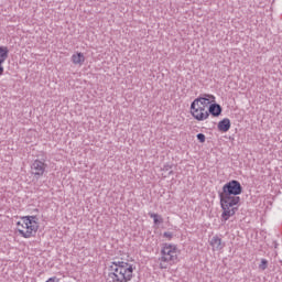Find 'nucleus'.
I'll use <instances>...</instances> for the list:
<instances>
[{
    "label": "nucleus",
    "mask_w": 282,
    "mask_h": 282,
    "mask_svg": "<svg viewBox=\"0 0 282 282\" xmlns=\"http://www.w3.org/2000/svg\"><path fill=\"white\" fill-rule=\"evenodd\" d=\"M243 193V186L237 180L229 181L223 186V191L218 193L220 199V208L223 209L221 220L228 221L230 217H235L237 210H239V202H241V195Z\"/></svg>",
    "instance_id": "obj_1"
},
{
    "label": "nucleus",
    "mask_w": 282,
    "mask_h": 282,
    "mask_svg": "<svg viewBox=\"0 0 282 282\" xmlns=\"http://www.w3.org/2000/svg\"><path fill=\"white\" fill-rule=\"evenodd\" d=\"M108 276L112 282H129L133 279L135 267L124 261H113L109 267Z\"/></svg>",
    "instance_id": "obj_2"
},
{
    "label": "nucleus",
    "mask_w": 282,
    "mask_h": 282,
    "mask_svg": "<svg viewBox=\"0 0 282 282\" xmlns=\"http://www.w3.org/2000/svg\"><path fill=\"white\" fill-rule=\"evenodd\" d=\"M17 226L19 235L24 239H30L39 232V218L36 216H23L22 221H18Z\"/></svg>",
    "instance_id": "obj_3"
},
{
    "label": "nucleus",
    "mask_w": 282,
    "mask_h": 282,
    "mask_svg": "<svg viewBox=\"0 0 282 282\" xmlns=\"http://www.w3.org/2000/svg\"><path fill=\"white\" fill-rule=\"evenodd\" d=\"M160 268L161 270H166L169 265L177 262V251L175 247L169 243H165L161 250Z\"/></svg>",
    "instance_id": "obj_4"
},
{
    "label": "nucleus",
    "mask_w": 282,
    "mask_h": 282,
    "mask_svg": "<svg viewBox=\"0 0 282 282\" xmlns=\"http://www.w3.org/2000/svg\"><path fill=\"white\" fill-rule=\"evenodd\" d=\"M191 115L195 120H198V122H204V120H208V118L210 117V112L206 110V107L196 105L193 108V104H191Z\"/></svg>",
    "instance_id": "obj_5"
},
{
    "label": "nucleus",
    "mask_w": 282,
    "mask_h": 282,
    "mask_svg": "<svg viewBox=\"0 0 282 282\" xmlns=\"http://www.w3.org/2000/svg\"><path fill=\"white\" fill-rule=\"evenodd\" d=\"M45 169H47V164H45V162L35 160L31 165V173L39 180V177H43L45 174Z\"/></svg>",
    "instance_id": "obj_6"
},
{
    "label": "nucleus",
    "mask_w": 282,
    "mask_h": 282,
    "mask_svg": "<svg viewBox=\"0 0 282 282\" xmlns=\"http://www.w3.org/2000/svg\"><path fill=\"white\" fill-rule=\"evenodd\" d=\"M9 54L10 50H8V46H0V76H3V72H6V69L3 68V63L8 61Z\"/></svg>",
    "instance_id": "obj_7"
},
{
    "label": "nucleus",
    "mask_w": 282,
    "mask_h": 282,
    "mask_svg": "<svg viewBox=\"0 0 282 282\" xmlns=\"http://www.w3.org/2000/svg\"><path fill=\"white\" fill-rule=\"evenodd\" d=\"M221 105L219 104H210L207 110V113H209V116H213L214 118H219V116H221Z\"/></svg>",
    "instance_id": "obj_8"
},
{
    "label": "nucleus",
    "mask_w": 282,
    "mask_h": 282,
    "mask_svg": "<svg viewBox=\"0 0 282 282\" xmlns=\"http://www.w3.org/2000/svg\"><path fill=\"white\" fill-rule=\"evenodd\" d=\"M209 243L213 247V250H224V248L226 247V243L221 241V238H219V236H214Z\"/></svg>",
    "instance_id": "obj_9"
},
{
    "label": "nucleus",
    "mask_w": 282,
    "mask_h": 282,
    "mask_svg": "<svg viewBox=\"0 0 282 282\" xmlns=\"http://www.w3.org/2000/svg\"><path fill=\"white\" fill-rule=\"evenodd\" d=\"M193 109H195V106L197 105L198 107H210V99L206 97H198L196 98L193 102Z\"/></svg>",
    "instance_id": "obj_10"
},
{
    "label": "nucleus",
    "mask_w": 282,
    "mask_h": 282,
    "mask_svg": "<svg viewBox=\"0 0 282 282\" xmlns=\"http://www.w3.org/2000/svg\"><path fill=\"white\" fill-rule=\"evenodd\" d=\"M218 131L223 133H228L230 131V119L225 118L218 122Z\"/></svg>",
    "instance_id": "obj_11"
},
{
    "label": "nucleus",
    "mask_w": 282,
    "mask_h": 282,
    "mask_svg": "<svg viewBox=\"0 0 282 282\" xmlns=\"http://www.w3.org/2000/svg\"><path fill=\"white\" fill-rule=\"evenodd\" d=\"M72 62L74 65H83V63H85V55L83 53L73 54Z\"/></svg>",
    "instance_id": "obj_12"
},
{
    "label": "nucleus",
    "mask_w": 282,
    "mask_h": 282,
    "mask_svg": "<svg viewBox=\"0 0 282 282\" xmlns=\"http://www.w3.org/2000/svg\"><path fill=\"white\" fill-rule=\"evenodd\" d=\"M149 217H151V219H153L155 226H160V224H164V218H162V216H160V214L149 213Z\"/></svg>",
    "instance_id": "obj_13"
},
{
    "label": "nucleus",
    "mask_w": 282,
    "mask_h": 282,
    "mask_svg": "<svg viewBox=\"0 0 282 282\" xmlns=\"http://www.w3.org/2000/svg\"><path fill=\"white\" fill-rule=\"evenodd\" d=\"M260 270H268V260L262 259L261 263L259 264Z\"/></svg>",
    "instance_id": "obj_14"
},
{
    "label": "nucleus",
    "mask_w": 282,
    "mask_h": 282,
    "mask_svg": "<svg viewBox=\"0 0 282 282\" xmlns=\"http://www.w3.org/2000/svg\"><path fill=\"white\" fill-rule=\"evenodd\" d=\"M196 138H197L198 142H200V143L206 142V134H204V133H198L196 135Z\"/></svg>",
    "instance_id": "obj_15"
},
{
    "label": "nucleus",
    "mask_w": 282,
    "mask_h": 282,
    "mask_svg": "<svg viewBox=\"0 0 282 282\" xmlns=\"http://www.w3.org/2000/svg\"><path fill=\"white\" fill-rule=\"evenodd\" d=\"M163 237H166L167 239H173V232H171V231H165V232L163 234Z\"/></svg>",
    "instance_id": "obj_16"
},
{
    "label": "nucleus",
    "mask_w": 282,
    "mask_h": 282,
    "mask_svg": "<svg viewBox=\"0 0 282 282\" xmlns=\"http://www.w3.org/2000/svg\"><path fill=\"white\" fill-rule=\"evenodd\" d=\"M173 169V165L171 164H165L163 167H162V171H171Z\"/></svg>",
    "instance_id": "obj_17"
},
{
    "label": "nucleus",
    "mask_w": 282,
    "mask_h": 282,
    "mask_svg": "<svg viewBox=\"0 0 282 282\" xmlns=\"http://www.w3.org/2000/svg\"><path fill=\"white\" fill-rule=\"evenodd\" d=\"M169 175H173V171H170V172H169Z\"/></svg>",
    "instance_id": "obj_18"
}]
</instances>
